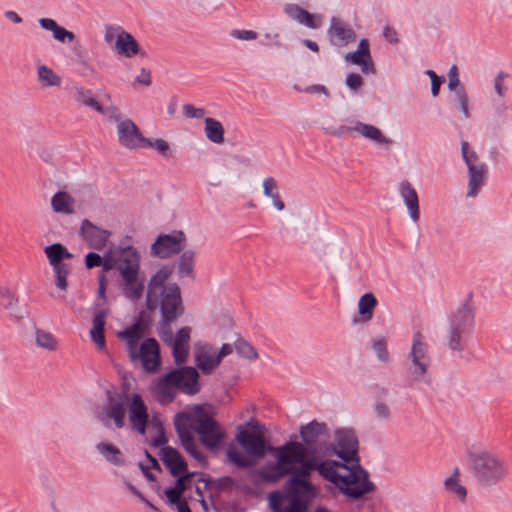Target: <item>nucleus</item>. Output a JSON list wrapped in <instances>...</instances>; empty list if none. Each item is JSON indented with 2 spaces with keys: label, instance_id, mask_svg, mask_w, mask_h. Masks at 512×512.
<instances>
[{
  "label": "nucleus",
  "instance_id": "nucleus-19",
  "mask_svg": "<svg viewBox=\"0 0 512 512\" xmlns=\"http://www.w3.org/2000/svg\"><path fill=\"white\" fill-rule=\"evenodd\" d=\"M327 34L332 45L344 47L356 40V33L352 27L337 17H332Z\"/></svg>",
  "mask_w": 512,
  "mask_h": 512
},
{
  "label": "nucleus",
  "instance_id": "nucleus-53",
  "mask_svg": "<svg viewBox=\"0 0 512 512\" xmlns=\"http://www.w3.org/2000/svg\"><path fill=\"white\" fill-rule=\"evenodd\" d=\"M374 413L377 418L381 420H387L390 417V408L383 401H376L374 404Z\"/></svg>",
  "mask_w": 512,
  "mask_h": 512
},
{
  "label": "nucleus",
  "instance_id": "nucleus-36",
  "mask_svg": "<svg viewBox=\"0 0 512 512\" xmlns=\"http://www.w3.org/2000/svg\"><path fill=\"white\" fill-rule=\"evenodd\" d=\"M74 199L67 193L59 191L53 195L51 205L55 212L62 214H72Z\"/></svg>",
  "mask_w": 512,
  "mask_h": 512
},
{
  "label": "nucleus",
  "instance_id": "nucleus-11",
  "mask_svg": "<svg viewBox=\"0 0 512 512\" xmlns=\"http://www.w3.org/2000/svg\"><path fill=\"white\" fill-rule=\"evenodd\" d=\"M126 266L121 269L120 287L124 296L131 301H138L144 293V280L139 279L140 255L134 259H124Z\"/></svg>",
  "mask_w": 512,
  "mask_h": 512
},
{
  "label": "nucleus",
  "instance_id": "nucleus-25",
  "mask_svg": "<svg viewBox=\"0 0 512 512\" xmlns=\"http://www.w3.org/2000/svg\"><path fill=\"white\" fill-rule=\"evenodd\" d=\"M399 194L402 197L405 206L413 222H418L420 218L419 198L416 189L408 180H403L399 184Z\"/></svg>",
  "mask_w": 512,
  "mask_h": 512
},
{
  "label": "nucleus",
  "instance_id": "nucleus-37",
  "mask_svg": "<svg viewBox=\"0 0 512 512\" xmlns=\"http://www.w3.org/2000/svg\"><path fill=\"white\" fill-rule=\"evenodd\" d=\"M277 190L278 183L273 177H266L263 180V194L272 199L273 205L277 210L282 211L285 209V204Z\"/></svg>",
  "mask_w": 512,
  "mask_h": 512
},
{
  "label": "nucleus",
  "instance_id": "nucleus-22",
  "mask_svg": "<svg viewBox=\"0 0 512 512\" xmlns=\"http://www.w3.org/2000/svg\"><path fill=\"white\" fill-rule=\"evenodd\" d=\"M194 476H199L198 482H204L205 488H208V479H205V474L201 472H187L181 477H178L175 481L174 487H169L165 490V495L171 505H176L177 507L180 504L185 503L186 501H182V496L184 492L188 489V485H184L185 478H193Z\"/></svg>",
  "mask_w": 512,
  "mask_h": 512
},
{
  "label": "nucleus",
  "instance_id": "nucleus-56",
  "mask_svg": "<svg viewBox=\"0 0 512 512\" xmlns=\"http://www.w3.org/2000/svg\"><path fill=\"white\" fill-rule=\"evenodd\" d=\"M507 77L508 74L503 71H500L495 77L494 89L500 97H503L505 95L506 88L504 87L503 82Z\"/></svg>",
  "mask_w": 512,
  "mask_h": 512
},
{
  "label": "nucleus",
  "instance_id": "nucleus-52",
  "mask_svg": "<svg viewBox=\"0 0 512 512\" xmlns=\"http://www.w3.org/2000/svg\"><path fill=\"white\" fill-rule=\"evenodd\" d=\"M97 112L107 116L109 121H114V122H118V123L120 121H122V114L120 112V109L116 106H109V107L104 108L101 105V111H97Z\"/></svg>",
  "mask_w": 512,
  "mask_h": 512
},
{
  "label": "nucleus",
  "instance_id": "nucleus-31",
  "mask_svg": "<svg viewBox=\"0 0 512 512\" xmlns=\"http://www.w3.org/2000/svg\"><path fill=\"white\" fill-rule=\"evenodd\" d=\"M44 252L52 267L65 265L64 259H71L73 255L61 243H54L45 247Z\"/></svg>",
  "mask_w": 512,
  "mask_h": 512
},
{
  "label": "nucleus",
  "instance_id": "nucleus-13",
  "mask_svg": "<svg viewBox=\"0 0 512 512\" xmlns=\"http://www.w3.org/2000/svg\"><path fill=\"white\" fill-rule=\"evenodd\" d=\"M186 245V236L183 231H174L171 234H159L150 248V254L160 259H168L183 251Z\"/></svg>",
  "mask_w": 512,
  "mask_h": 512
},
{
  "label": "nucleus",
  "instance_id": "nucleus-23",
  "mask_svg": "<svg viewBox=\"0 0 512 512\" xmlns=\"http://www.w3.org/2000/svg\"><path fill=\"white\" fill-rule=\"evenodd\" d=\"M117 38L115 41V49L120 56L131 58L135 55L140 54L142 57H146V53L141 51L140 45L132 34L118 27Z\"/></svg>",
  "mask_w": 512,
  "mask_h": 512
},
{
  "label": "nucleus",
  "instance_id": "nucleus-38",
  "mask_svg": "<svg viewBox=\"0 0 512 512\" xmlns=\"http://www.w3.org/2000/svg\"><path fill=\"white\" fill-rule=\"evenodd\" d=\"M459 475V468L456 467L452 475L445 480L444 486L448 492L454 494L463 503L466 500L467 489L459 484Z\"/></svg>",
  "mask_w": 512,
  "mask_h": 512
},
{
  "label": "nucleus",
  "instance_id": "nucleus-26",
  "mask_svg": "<svg viewBox=\"0 0 512 512\" xmlns=\"http://www.w3.org/2000/svg\"><path fill=\"white\" fill-rule=\"evenodd\" d=\"M195 361L197 367L205 375L210 374L220 364L217 352L209 344L201 345L196 348Z\"/></svg>",
  "mask_w": 512,
  "mask_h": 512
},
{
  "label": "nucleus",
  "instance_id": "nucleus-64",
  "mask_svg": "<svg viewBox=\"0 0 512 512\" xmlns=\"http://www.w3.org/2000/svg\"><path fill=\"white\" fill-rule=\"evenodd\" d=\"M107 289V279L104 274L98 276V297L105 300Z\"/></svg>",
  "mask_w": 512,
  "mask_h": 512
},
{
  "label": "nucleus",
  "instance_id": "nucleus-30",
  "mask_svg": "<svg viewBox=\"0 0 512 512\" xmlns=\"http://www.w3.org/2000/svg\"><path fill=\"white\" fill-rule=\"evenodd\" d=\"M39 25L41 28L51 31L53 33L54 39L59 42L65 43L66 40L72 42L75 40V34L71 31H68L64 27L58 25V23L51 18H40Z\"/></svg>",
  "mask_w": 512,
  "mask_h": 512
},
{
  "label": "nucleus",
  "instance_id": "nucleus-49",
  "mask_svg": "<svg viewBox=\"0 0 512 512\" xmlns=\"http://www.w3.org/2000/svg\"><path fill=\"white\" fill-rule=\"evenodd\" d=\"M205 479H208V484L212 483L218 491H224L226 489H232L236 486L235 480L230 476H223L214 480H211L205 475Z\"/></svg>",
  "mask_w": 512,
  "mask_h": 512
},
{
  "label": "nucleus",
  "instance_id": "nucleus-15",
  "mask_svg": "<svg viewBox=\"0 0 512 512\" xmlns=\"http://www.w3.org/2000/svg\"><path fill=\"white\" fill-rule=\"evenodd\" d=\"M138 254V251L130 245H119L115 251L108 250L102 257V272L100 274L105 275L106 272L113 269H116L121 274V269L126 266L124 259H134Z\"/></svg>",
  "mask_w": 512,
  "mask_h": 512
},
{
  "label": "nucleus",
  "instance_id": "nucleus-45",
  "mask_svg": "<svg viewBox=\"0 0 512 512\" xmlns=\"http://www.w3.org/2000/svg\"><path fill=\"white\" fill-rule=\"evenodd\" d=\"M235 349L239 355L247 359L258 358V354L254 347L250 343L246 342L241 338L237 339V341L235 342Z\"/></svg>",
  "mask_w": 512,
  "mask_h": 512
},
{
  "label": "nucleus",
  "instance_id": "nucleus-40",
  "mask_svg": "<svg viewBox=\"0 0 512 512\" xmlns=\"http://www.w3.org/2000/svg\"><path fill=\"white\" fill-rule=\"evenodd\" d=\"M75 99L87 107L96 111H101V105L93 97L92 91L85 88H76L74 91Z\"/></svg>",
  "mask_w": 512,
  "mask_h": 512
},
{
  "label": "nucleus",
  "instance_id": "nucleus-32",
  "mask_svg": "<svg viewBox=\"0 0 512 512\" xmlns=\"http://www.w3.org/2000/svg\"><path fill=\"white\" fill-rule=\"evenodd\" d=\"M345 60L354 65H358L364 74H374L376 72L371 55L364 54L359 50L349 52L345 55Z\"/></svg>",
  "mask_w": 512,
  "mask_h": 512
},
{
  "label": "nucleus",
  "instance_id": "nucleus-29",
  "mask_svg": "<svg viewBox=\"0 0 512 512\" xmlns=\"http://www.w3.org/2000/svg\"><path fill=\"white\" fill-rule=\"evenodd\" d=\"M377 299L373 293H365L362 295L358 302V312L361 316L354 317L353 323L357 324L360 321L367 322L373 318L374 309L377 306Z\"/></svg>",
  "mask_w": 512,
  "mask_h": 512
},
{
  "label": "nucleus",
  "instance_id": "nucleus-60",
  "mask_svg": "<svg viewBox=\"0 0 512 512\" xmlns=\"http://www.w3.org/2000/svg\"><path fill=\"white\" fill-rule=\"evenodd\" d=\"M231 35L240 40H254L257 38V33L253 30H233Z\"/></svg>",
  "mask_w": 512,
  "mask_h": 512
},
{
  "label": "nucleus",
  "instance_id": "nucleus-42",
  "mask_svg": "<svg viewBox=\"0 0 512 512\" xmlns=\"http://www.w3.org/2000/svg\"><path fill=\"white\" fill-rule=\"evenodd\" d=\"M38 78L44 86H60L61 78L45 65L38 68Z\"/></svg>",
  "mask_w": 512,
  "mask_h": 512
},
{
  "label": "nucleus",
  "instance_id": "nucleus-47",
  "mask_svg": "<svg viewBox=\"0 0 512 512\" xmlns=\"http://www.w3.org/2000/svg\"><path fill=\"white\" fill-rule=\"evenodd\" d=\"M508 106L502 101H495L492 106L491 118L495 122H502L507 118Z\"/></svg>",
  "mask_w": 512,
  "mask_h": 512
},
{
  "label": "nucleus",
  "instance_id": "nucleus-51",
  "mask_svg": "<svg viewBox=\"0 0 512 512\" xmlns=\"http://www.w3.org/2000/svg\"><path fill=\"white\" fill-rule=\"evenodd\" d=\"M460 87H464L461 85L458 74V67L456 65H452L448 72V89L450 91L457 90Z\"/></svg>",
  "mask_w": 512,
  "mask_h": 512
},
{
  "label": "nucleus",
  "instance_id": "nucleus-20",
  "mask_svg": "<svg viewBox=\"0 0 512 512\" xmlns=\"http://www.w3.org/2000/svg\"><path fill=\"white\" fill-rule=\"evenodd\" d=\"M174 427L180 439L181 445L187 453H189L195 460H197L203 467L208 466V460L200 452L195 444L194 437L188 426L185 423L180 422L179 418L174 419Z\"/></svg>",
  "mask_w": 512,
  "mask_h": 512
},
{
  "label": "nucleus",
  "instance_id": "nucleus-41",
  "mask_svg": "<svg viewBox=\"0 0 512 512\" xmlns=\"http://www.w3.org/2000/svg\"><path fill=\"white\" fill-rule=\"evenodd\" d=\"M36 344L49 351H55L57 349L56 338L50 332L42 329H36Z\"/></svg>",
  "mask_w": 512,
  "mask_h": 512
},
{
  "label": "nucleus",
  "instance_id": "nucleus-17",
  "mask_svg": "<svg viewBox=\"0 0 512 512\" xmlns=\"http://www.w3.org/2000/svg\"><path fill=\"white\" fill-rule=\"evenodd\" d=\"M137 360H140L145 371L156 372L160 366V347L154 338L145 339L139 347Z\"/></svg>",
  "mask_w": 512,
  "mask_h": 512
},
{
  "label": "nucleus",
  "instance_id": "nucleus-62",
  "mask_svg": "<svg viewBox=\"0 0 512 512\" xmlns=\"http://www.w3.org/2000/svg\"><path fill=\"white\" fill-rule=\"evenodd\" d=\"M328 464L332 467L334 471H337L338 469H345L348 471V473H351V470H353L355 466V462L346 463L344 461H336V460H330L325 458Z\"/></svg>",
  "mask_w": 512,
  "mask_h": 512
},
{
  "label": "nucleus",
  "instance_id": "nucleus-27",
  "mask_svg": "<svg viewBox=\"0 0 512 512\" xmlns=\"http://www.w3.org/2000/svg\"><path fill=\"white\" fill-rule=\"evenodd\" d=\"M196 251L184 250L174 264H165L164 266L172 267V272L176 269L179 279L190 278L195 279Z\"/></svg>",
  "mask_w": 512,
  "mask_h": 512
},
{
  "label": "nucleus",
  "instance_id": "nucleus-35",
  "mask_svg": "<svg viewBox=\"0 0 512 512\" xmlns=\"http://www.w3.org/2000/svg\"><path fill=\"white\" fill-rule=\"evenodd\" d=\"M97 451L110 463L116 466H121L125 463L123 454L118 447L111 443H98L96 445Z\"/></svg>",
  "mask_w": 512,
  "mask_h": 512
},
{
  "label": "nucleus",
  "instance_id": "nucleus-24",
  "mask_svg": "<svg viewBox=\"0 0 512 512\" xmlns=\"http://www.w3.org/2000/svg\"><path fill=\"white\" fill-rule=\"evenodd\" d=\"M190 333V327H182L177 331L175 337H173L169 344L172 347V354L177 365L186 362L189 353Z\"/></svg>",
  "mask_w": 512,
  "mask_h": 512
},
{
  "label": "nucleus",
  "instance_id": "nucleus-6",
  "mask_svg": "<svg viewBox=\"0 0 512 512\" xmlns=\"http://www.w3.org/2000/svg\"><path fill=\"white\" fill-rule=\"evenodd\" d=\"M105 395L104 404L95 413L97 420L106 428H110L112 425L116 429L124 428L127 413L126 403L129 400L128 393L107 390Z\"/></svg>",
  "mask_w": 512,
  "mask_h": 512
},
{
  "label": "nucleus",
  "instance_id": "nucleus-55",
  "mask_svg": "<svg viewBox=\"0 0 512 512\" xmlns=\"http://www.w3.org/2000/svg\"><path fill=\"white\" fill-rule=\"evenodd\" d=\"M91 339L95 342L98 349L103 350L106 346L104 329L92 328L90 331Z\"/></svg>",
  "mask_w": 512,
  "mask_h": 512
},
{
  "label": "nucleus",
  "instance_id": "nucleus-63",
  "mask_svg": "<svg viewBox=\"0 0 512 512\" xmlns=\"http://www.w3.org/2000/svg\"><path fill=\"white\" fill-rule=\"evenodd\" d=\"M151 83V72L145 68H142L140 74L134 80V85L142 84L145 86H150Z\"/></svg>",
  "mask_w": 512,
  "mask_h": 512
},
{
  "label": "nucleus",
  "instance_id": "nucleus-12",
  "mask_svg": "<svg viewBox=\"0 0 512 512\" xmlns=\"http://www.w3.org/2000/svg\"><path fill=\"white\" fill-rule=\"evenodd\" d=\"M334 451L332 456H337L346 463L355 462L360 464L358 455L359 441L357 434L352 428H339L334 432Z\"/></svg>",
  "mask_w": 512,
  "mask_h": 512
},
{
  "label": "nucleus",
  "instance_id": "nucleus-10",
  "mask_svg": "<svg viewBox=\"0 0 512 512\" xmlns=\"http://www.w3.org/2000/svg\"><path fill=\"white\" fill-rule=\"evenodd\" d=\"M408 359L411 362L409 373L414 381H424L430 383L427 378L428 369L431 364V358L428 354V345L420 332L413 335L412 346Z\"/></svg>",
  "mask_w": 512,
  "mask_h": 512
},
{
  "label": "nucleus",
  "instance_id": "nucleus-61",
  "mask_svg": "<svg viewBox=\"0 0 512 512\" xmlns=\"http://www.w3.org/2000/svg\"><path fill=\"white\" fill-rule=\"evenodd\" d=\"M106 310H96L93 316L92 328L104 329L105 327Z\"/></svg>",
  "mask_w": 512,
  "mask_h": 512
},
{
  "label": "nucleus",
  "instance_id": "nucleus-4",
  "mask_svg": "<svg viewBox=\"0 0 512 512\" xmlns=\"http://www.w3.org/2000/svg\"><path fill=\"white\" fill-rule=\"evenodd\" d=\"M468 460L471 474L481 487L496 486L509 474V465L499 454L486 450L469 452Z\"/></svg>",
  "mask_w": 512,
  "mask_h": 512
},
{
  "label": "nucleus",
  "instance_id": "nucleus-2",
  "mask_svg": "<svg viewBox=\"0 0 512 512\" xmlns=\"http://www.w3.org/2000/svg\"><path fill=\"white\" fill-rule=\"evenodd\" d=\"M325 458L314 456L284 467L289 476L284 484L289 501L285 512H308L319 492L318 487L310 480L315 471L351 500H360L376 491V485L369 479L368 471L360 464L355 465L351 473L340 475L338 471L332 469Z\"/></svg>",
  "mask_w": 512,
  "mask_h": 512
},
{
  "label": "nucleus",
  "instance_id": "nucleus-57",
  "mask_svg": "<svg viewBox=\"0 0 512 512\" xmlns=\"http://www.w3.org/2000/svg\"><path fill=\"white\" fill-rule=\"evenodd\" d=\"M346 85L351 90H357L363 85V78L357 73H350L346 77Z\"/></svg>",
  "mask_w": 512,
  "mask_h": 512
},
{
  "label": "nucleus",
  "instance_id": "nucleus-16",
  "mask_svg": "<svg viewBox=\"0 0 512 512\" xmlns=\"http://www.w3.org/2000/svg\"><path fill=\"white\" fill-rule=\"evenodd\" d=\"M80 235L89 248L100 251L105 248L111 233L96 226L90 220L84 219L81 223Z\"/></svg>",
  "mask_w": 512,
  "mask_h": 512
},
{
  "label": "nucleus",
  "instance_id": "nucleus-21",
  "mask_svg": "<svg viewBox=\"0 0 512 512\" xmlns=\"http://www.w3.org/2000/svg\"><path fill=\"white\" fill-rule=\"evenodd\" d=\"M161 459L173 477L178 478L189 472L185 459L173 447H163L161 449Z\"/></svg>",
  "mask_w": 512,
  "mask_h": 512
},
{
  "label": "nucleus",
  "instance_id": "nucleus-54",
  "mask_svg": "<svg viewBox=\"0 0 512 512\" xmlns=\"http://www.w3.org/2000/svg\"><path fill=\"white\" fill-rule=\"evenodd\" d=\"M183 114L187 118L200 119L204 117L205 110L203 108H196L192 104H185L183 106Z\"/></svg>",
  "mask_w": 512,
  "mask_h": 512
},
{
  "label": "nucleus",
  "instance_id": "nucleus-3",
  "mask_svg": "<svg viewBox=\"0 0 512 512\" xmlns=\"http://www.w3.org/2000/svg\"><path fill=\"white\" fill-rule=\"evenodd\" d=\"M172 275V267L161 266L147 285L146 308L160 310L159 335L168 345L173 339L171 324L184 314L181 289L177 283L166 284Z\"/></svg>",
  "mask_w": 512,
  "mask_h": 512
},
{
  "label": "nucleus",
  "instance_id": "nucleus-28",
  "mask_svg": "<svg viewBox=\"0 0 512 512\" xmlns=\"http://www.w3.org/2000/svg\"><path fill=\"white\" fill-rule=\"evenodd\" d=\"M352 130L364 138L384 146L387 149L393 144V140L386 137L382 131L374 125L366 124L361 121H355Z\"/></svg>",
  "mask_w": 512,
  "mask_h": 512
},
{
  "label": "nucleus",
  "instance_id": "nucleus-50",
  "mask_svg": "<svg viewBox=\"0 0 512 512\" xmlns=\"http://www.w3.org/2000/svg\"><path fill=\"white\" fill-rule=\"evenodd\" d=\"M142 147L154 148L163 156H166V154L169 150L168 143L161 138L155 139L153 141L148 138H145L143 141Z\"/></svg>",
  "mask_w": 512,
  "mask_h": 512
},
{
  "label": "nucleus",
  "instance_id": "nucleus-33",
  "mask_svg": "<svg viewBox=\"0 0 512 512\" xmlns=\"http://www.w3.org/2000/svg\"><path fill=\"white\" fill-rule=\"evenodd\" d=\"M285 12L300 24L308 28L315 29L317 27L314 16L307 10L301 8L296 4H289L285 7Z\"/></svg>",
  "mask_w": 512,
  "mask_h": 512
},
{
  "label": "nucleus",
  "instance_id": "nucleus-48",
  "mask_svg": "<svg viewBox=\"0 0 512 512\" xmlns=\"http://www.w3.org/2000/svg\"><path fill=\"white\" fill-rule=\"evenodd\" d=\"M372 348L380 361L384 363L389 362V353L387 351V343L385 338L379 337L375 339Z\"/></svg>",
  "mask_w": 512,
  "mask_h": 512
},
{
  "label": "nucleus",
  "instance_id": "nucleus-46",
  "mask_svg": "<svg viewBox=\"0 0 512 512\" xmlns=\"http://www.w3.org/2000/svg\"><path fill=\"white\" fill-rule=\"evenodd\" d=\"M56 277V286L61 290H66L68 287L67 276L69 275V268L67 264L53 267Z\"/></svg>",
  "mask_w": 512,
  "mask_h": 512
},
{
  "label": "nucleus",
  "instance_id": "nucleus-34",
  "mask_svg": "<svg viewBox=\"0 0 512 512\" xmlns=\"http://www.w3.org/2000/svg\"><path fill=\"white\" fill-rule=\"evenodd\" d=\"M205 127L204 132L208 140L215 144H221L224 142V128L220 121L207 117L204 120Z\"/></svg>",
  "mask_w": 512,
  "mask_h": 512
},
{
  "label": "nucleus",
  "instance_id": "nucleus-5",
  "mask_svg": "<svg viewBox=\"0 0 512 512\" xmlns=\"http://www.w3.org/2000/svg\"><path fill=\"white\" fill-rule=\"evenodd\" d=\"M175 418L185 423L188 430L196 432L202 444L209 450L218 449L225 438L222 427L204 405H196L191 413L179 412Z\"/></svg>",
  "mask_w": 512,
  "mask_h": 512
},
{
  "label": "nucleus",
  "instance_id": "nucleus-14",
  "mask_svg": "<svg viewBox=\"0 0 512 512\" xmlns=\"http://www.w3.org/2000/svg\"><path fill=\"white\" fill-rule=\"evenodd\" d=\"M128 417L131 429L144 435L149 420V414L142 396L138 393L132 394L128 407Z\"/></svg>",
  "mask_w": 512,
  "mask_h": 512
},
{
  "label": "nucleus",
  "instance_id": "nucleus-39",
  "mask_svg": "<svg viewBox=\"0 0 512 512\" xmlns=\"http://www.w3.org/2000/svg\"><path fill=\"white\" fill-rule=\"evenodd\" d=\"M453 104L459 109L463 116L468 119L470 118L469 112V96L465 90V87H460L457 90H453Z\"/></svg>",
  "mask_w": 512,
  "mask_h": 512
},
{
  "label": "nucleus",
  "instance_id": "nucleus-1",
  "mask_svg": "<svg viewBox=\"0 0 512 512\" xmlns=\"http://www.w3.org/2000/svg\"><path fill=\"white\" fill-rule=\"evenodd\" d=\"M247 426L252 431L239 427L236 435L237 442L247 455L244 456L234 446H229L226 457L228 462L237 468L248 469L254 467L257 461L264 458L267 453H271L275 462L268 463L257 470V475L265 483H277L286 477L287 472L284 471L286 466L314 456L331 457V452H335L330 429L324 422L312 420L301 425L299 434L302 442L291 439L278 447L266 442L265 427L261 423L251 420Z\"/></svg>",
  "mask_w": 512,
  "mask_h": 512
},
{
  "label": "nucleus",
  "instance_id": "nucleus-44",
  "mask_svg": "<svg viewBox=\"0 0 512 512\" xmlns=\"http://www.w3.org/2000/svg\"><path fill=\"white\" fill-rule=\"evenodd\" d=\"M145 317L146 313L144 311H141L136 322L129 328H126L125 330L121 331L122 334H129L132 335L133 337L141 339V337L145 333Z\"/></svg>",
  "mask_w": 512,
  "mask_h": 512
},
{
  "label": "nucleus",
  "instance_id": "nucleus-7",
  "mask_svg": "<svg viewBox=\"0 0 512 512\" xmlns=\"http://www.w3.org/2000/svg\"><path fill=\"white\" fill-rule=\"evenodd\" d=\"M474 326V312L468 301L463 303L450 318L448 329V347L452 351L462 352L463 341Z\"/></svg>",
  "mask_w": 512,
  "mask_h": 512
},
{
  "label": "nucleus",
  "instance_id": "nucleus-8",
  "mask_svg": "<svg viewBox=\"0 0 512 512\" xmlns=\"http://www.w3.org/2000/svg\"><path fill=\"white\" fill-rule=\"evenodd\" d=\"M199 373L194 367H183L170 371L159 381V387L163 395L173 398L170 393L172 387L181 390L187 395H195L200 391L198 383Z\"/></svg>",
  "mask_w": 512,
  "mask_h": 512
},
{
  "label": "nucleus",
  "instance_id": "nucleus-18",
  "mask_svg": "<svg viewBox=\"0 0 512 512\" xmlns=\"http://www.w3.org/2000/svg\"><path fill=\"white\" fill-rule=\"evenodd\" d=\"M117 135L119 143L128 149L142 147L145 139L137 125L131 119H124L118 123Z\"/></svg>",
  "mask_w": 512,
  "mask_h": 512
},
{
  "label": "nucleus",
  "instance_id": "nucleus-43",
  "mask_svg": "<svg viewBox=\"0 0 512 512\" xmlns=\"http://www.w3.org/2000/svg\"><path fill=\"white\" fill-rule=\"evenodd\" d=\"M117 336L120 339L125 340L130 359L132 361L137 360V354L139 353L140 347V338L133 337L132 335L129 334H122V332H118Z\"/></svg>",
  "mask_w": 512,
  "mask_h": 512
},
{
  "label": "nucleus",
  "instance_id": "nucleus-58",
  "mask_svg": "<svg viewBox=\"0 0 512 512\" xmlns=\"http://www.w3.org/2000/svg\"><path fill=\"white\" fill-rule=\"evenodd\" d=\"M101 263H103L102 256L95 252H89L85 256V265L88 269L99 267L101 266Z\"/></svg>",
  "mask_w": 512,
  "mask_h": 512
},
{
  "label": "nucleus",
  "instance_id": "nucleus-59",
  "mask_svg": "<svg viewBox=\"0 0 512 512\" xmlns=\"http://www.w3.org/2000/svg\"><path fill=\"white\" fill-rule=\"evenodd\" d=\"M382 36L391 44L399 43L397 31L389 25L384 26Z\"/></svg>",
  "mask_w": 512,
  "mask_h": 512
},
{
  "label": "nucleus",
  "instance_id": "nucleus-9",
  "mask_svg": "<svg viewBox=\"0 0 512 512\" xmlns=\"http://www.w3.org/2000/svg\"><path fill=\"white\" fill-rule=\"evenodd\" d=\"M462 158L468 168V191L467 197L474 198L485 185L488 176V166L480 161L478 154L471 150L469 143L461 142Z\"/></svg>",
  "mask_w": 512,
  "mask_h": 512
}]
</instances>
